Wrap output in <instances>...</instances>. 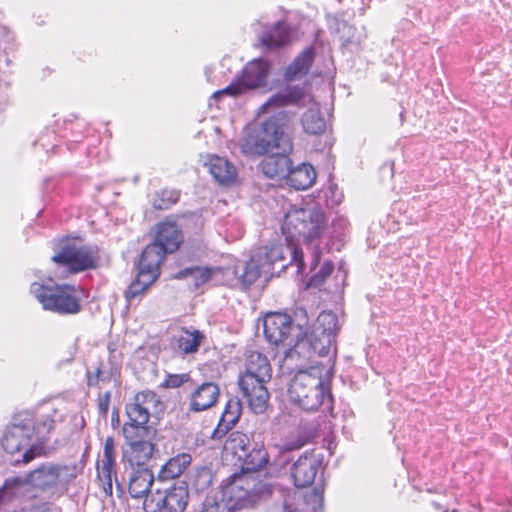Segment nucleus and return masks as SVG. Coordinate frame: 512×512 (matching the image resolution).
I'll return each instance as SVG.
<instances>
[{"label":"nucleus","mask_w":512,"mask_h":512,"mask_svg":"<svg viewBox=\"0 0 512 512\" xmlns=\"http://www.w3.org/2000/svg\"><path fill=\"white\" fill-rule=\"evenodd\" d=\"M281 228L286 244L275 243L256 250L263 262L265 275H280L292 264L297 266V273H303L305 264L301 241L310 250V271H314L321 257L317 241L326 229L323 210L319 207H293L285 214Z\"/></svg>","instance_id":"f257e3e1"},{"label":"nucleus","mask_w":512,"mask_h":512,"mask_svg":"<svg viewBox=\"0 0 512 512\" xmlns=\"http://www.w3.org/2000/svg\"><path fill=\"white\" fill-rule=\"evenodd\" d=\"M54 414V410L37 415L25 411L13 417L1 438V446L12 465L27 464L41 454L55 425Z\"/></svg>","instance_id":"f03ea898"},{"label":"nucleus","mask_w":512,"mask_h":512,"mask_svg":"<svg viewBox=\"0 0 512 512\" xmlns=\"http://www.w3.org/2000/svg\"><path fill=\"white\" fill-rule=\"evenodd\" d=\"M287 395L293 405L306 412L332 409L333 398L318 365L298 370L288 384Z\"/></svg>","instance_id":"7ed1b4c3"},{"label":"nucleus","mask_w":512,"mask_h":512,"mask_svg":"<svg viewBox=\"0 0 512 512\" xmlns=\"http://www.w3.org/2000/svg\"><path fill=\"white\" fill-rule=\"evenodd\" d=\"M271 377L272 369L267 357L257 351L250 352L238 385L250 408L257 414L263 413L267 407L269 392L266 383Z\"/></svg>","instance_id":"20e7f679"},{"label":"nucleus","mask_w":512,"mask_h":512,"mask_svg":"<svg viewBox=\"0 0 512 512\" xmlns=\"http://www.w3.org/2000/svg\"><path fill=\"white\" fill-rule=\"evenodd\" d=\"M271 494L267 483L259 480L256 475L233 474L222 486L220 501L226 512H236L252 506L260 498Z\"/></svg>","instance_id":"39448f33"},{"label":"nucleus","mask_w":512,"mask_h":512,"mask_svg":"<svg viewBox=\"0 0 512 512\" xmlns=\"http://www.w3.org/2000/svg\"><path fill=\"white\" fill-rule=\"evenodd\" d=\"M125 440L121 448V460L131 468L146 467L147 463L158 451L154 442L156 430L143 427H122Z\"/></svg>","instance_id":"423d86ee"},{"label":"nucleus","mask_w":512,"mask_h":512,"mask_svg":"<svg viewBox=\"0 0 512 512\" xmlns=\"http://www.w3.org/2000/svg\"><path fill=\"white\" fill-rule=\"evenodd\" d=\"M31 293L42 304L43 309L58 314H77L81 310L79 293L75 286L44 285L34 282L30 287Z\"/></svg>","instance_id":"0eeeda50"},{"label":"nucleus","mask_w":512,"mask_h":512,"mask_svg":"<svg viewBox=\"0 0 512 512\" xmlns=\"http://www.w3.org/2000/svg\"><path fill=\"white\" fill-rule=\"evenodd\" d=\"M54 464H45L26 476H15L5 480L0 487V503L26 495L31 487L42 490L57 486Z\"/></svg>","instance_id":"6e6552de"},{"label":"nucleus","mask_w":512,"mask_h":512,"mask_svg":"<svg viewBox=\"0 0 512 512\" xmlns=\"http://www.w3.org/2000/svg\"><path fill=\"white\" fill-rule=\"evenodd\" d=\"M269 70L270 65L266 60L262 58L254 59L245 65L240 76L226 88L215 92L213 97L218 98L224 94L238 96L248 90L265 87Z\"/></svg>","instance_id":"1a4fd4ad"},{"label":"nucleus","mask_w":512,"mask_h":512,"mask_svg":"<svg viewBox=\"0 0 512 512\" xmlns=\"http://www.w3.org/2000/svg\"><path fill=\"white\" fill-rule=\"evenodd\" d=\"M189 492L184 482L174 485L165 492L157 490L143 501L145 512H184Z\"/></svg>","instance_id":"9d476101"},{"label":"nucleus","mask_w":512,"mask_h":512,"mask_svg":"<svg viewBox=\"0 0 512 512\" xmlns=\"http://www.w3.org/2000/svg\"><path fill=\"white\" fill-rule=\"evenodd\" d=\"M337 330L338 318L336 314L331 311H324L318 315L313 324L307 337V345L319 356H326L334 343Z\"/></svg>","instance_id":"9b49d317"},{"label":"nucleus","mask_w":512,"mask_h":512,"mask_svg":"<svg viewBox=\"0 0 512 512\" xmlns=\"http://www.w3.org/2000/svg\"><path fill=\"white\" fill-rule=\"evenodd\" d=\"M52 260L69 272L76 273L93 268L96 263L95 251L91 247L65 243Z\"/></svg>","instance_id":"f8f14e48"},{"label":"nucleus","mask_w":512,"mask_h":512,"mask_svg":"<svg viewBox=\"0 0 512 512\" xmlns=\"http://www.w3.org/2000/svg\"><path fill=\"white\" fill-rule=\"evenodd\" d=\"M286 121V115L283 112H279L259 124L252 125L256 133L263 140L268 141L269 152H272L274 149L289 152L292 149L291 142L284 133Z\"/></svg>","instance_id":"ddd939ff"},{"label":"nucleus","mask_w":512,"mask_h":512,"mask_svg":"<svg viewBox=\"0 0 512 512\" xmlns=\"http://www.w3.org/2000/svg\"><path fill=\"white\" fill-rule=\"evenodd\" d=\"M264 335L274 345L295 344V334L292 331L291 317L283 313H269L263 321Z\"/></svg>","instance_id":"4468645a"},{"label":"nucleus","mask_w":512,"mask_h":512,"mask_svg":"<svg viewBox=\"0 0 512 512\" xmlns=\"http://www.w3.org/2000/svg\"><path fill=\"white\" fill-rule=\"evenodd\" d=\"M158 403L157 395L152 391H143L135 395L133 401L126 405V414L128 422L124 423L123 427H143L153 428L148 426L150 410Z\"/></svg>","instance_id":"2eb2a0df"},{"label":"nucleus","mask_w":512,"mask_h":512,"mask_svg":"<svg viewBox=\"0 0 512 512\" xmlns=\"http://www.w3.org/2000/svg\"><path fill=\"white\" fill-rule=\"evenodd\" d=\"M115 440L109 436L103 444V457L97 463V474L102 483L103 491L106 496L113 494V479L116 481L117 490L122 492V486L117 481L115 464H116Z\"/></svg>","instance_id":"dca6fc26"},{"label":"nucleus","mask_w":512,"mask_h":512,"mask_svg":"<svg viewBox=\"0 0 512 512\" xmlns=\"http://www.w3.org/2000/svg\"><path fill=\"white\" fill-rule=\"evenodd\" d=\"M309 318L307 310L303 307H297L294 311V317L291 318L292 331L295 334V344L291 347L284 356L283 368L292 370L294 359L299 357L301 349L307 346Z\"/></svg>","instance_id":"f3484780"},{"label":"nucleus","mask_w":512,"mask_h":512,"mask_svg":"<svg viewBox=\"0 0 512 512\" xmlns=\"http://www.w3.org/2000/svg\"><path fill=\"white\" fill-rule=\"evenodd\" d=\"M295 491H289L283 495L281 509L282 512H321L323 508V491L314 488L310 493L303 497Z\"/></svg>","instance_id":"a211bd4d"},{"label":"nucleus","mask_w":512,"mask_h":512,"mask_svg":"<svg viewBox=\"0 0 512 512\" xmlns=\"http://www.w3.org/2000/svg\"><path fill=\"white\" fill-rule=\"evenodd\" d=\"M320 459L314 453H305L291 467V477L297 487H307L311 485L319 467Z\"/></svg>","instance_id":"6ab92c4d"},{"label":"nucleus","mask_w":512,"mask_h":512,"mask_svg":"<svg viewBox=\"0 0 512 512\" xmlns=\"http://www.w3.org/2000/svg\"><path fill=\"white\" fill-rule=\"evenodd\" d=\"M219 386L214 382H203L198 385L189 396L188 410L194 413L206 411L218 401Z\"/></svg>","instance_id":"aec40b11"},{"label":"nucleus","mask_w":512,"mask_h":512,"mask_svg":"<svg viewBox=\"0 0 512 512\" xmlns=\"http://www.w3.org/2000/svg\"><path fill=\"white\" fill-rule=\"evenodd\" d=\"M128 476V492L132 498H150L151 487L155 480L152 470L148 467L131 468Z\"/></svg>","instance_id":"412c9836"},{"label":"nucleus","mask_w":512,"mask_h":512,"mask_svg":"<svg viewBox=\"0 0 512 512\" xmlns=\"http://www.w3.org/2000/svg\"><path fill=\"white\" fill-rule=\"evenodd\" d=\"M182 241V232L175 222L167 220L156 225L153 242L167 253L175 252Z\"/></svg>","instance_id":"4be33fe9"},{"label":"nucleus","mask_w":512,"mask_h":512,"mask_svg":"<svg viewBox=\"0 0 512 512\" xmlns=\"http://www.w3.org/2000/svg\"><path fill=\"white\" fill-rule=\"evenodd\" d=\"M312 102L310 96L306 95L302 88L289 87L284 92L272 95L261 107V113H268L273 108L286 106L288 104L304 105L306 101Z\"/></svg>","instance_id":"5701e85b"},{"label":"nucleus","mask_w":512,"mask_h":512,"mask_svg":"<svg viewBox=\"0 0 512 512\" xmlns=\"http://www.w3.org/2000/svg\"><path fill=\"white\" fill-rule=\"evenodd\" d=\"M242 414V404L237 397L230 398L224 408L217 427L212 433V439L220 440L224 437L239 421Z\"/></svg>","instance_id":"b1692460"},{"label":"nucleus","mask_w":512,"mask_h":512,"mask_svg":"<svg viewBox=\"0 0 512 512\" xmlns=\"http://www.w3.org/2000/svg\"><path fill=\"white\" fill-rule=\"evenodd\" d=\"M287 152L280 150L265 157L261 162V171L271 179L285 180L289 175V169L292 164L291 159L286 155Z\"/></svg>","instance_id":"393cba45"},{"label":"nucleus","mask_w":512,"mask_h":512,"mask_svg":"<svg viewBox=\"0 0 512 512\" xmlns=\"http://www.w3.org/2000/svg\"><path fill=\"white\" fill-rule=\"evenodd\" d=\"M168 254L163 248L152 242L145 247L138 262V270L158 278L160 266Z\"/></svg>","instance_id":"a878e982"},{"label":"nucleus","mask_w":512,"mask_h":512,"mask_svg":"<svg viewBox=\"0 0 512 512\" xmlns=\"http://www.w3.org/2000/svg\"><path fill=\"white\" fill-rule=\"evenodd\" d=\"M241 461V473L255 475V472L263 468L268 462V453L261 445L255 444L251 449L239 453Z\"/></svg>","instance_id":"bb28decb"},{"label":"nucleus","mask_w":512,"mask_h":512,"mask_svg":"<svg viewBox=\"0 0 512 512\" xmlns=\"http://www.w3.org/2000/svg\"><path fill=\"white\" fill-rule=\"evenodd\" d=\"M316 180V172L312 165L308 163H300L297 166L291 164L289 175L285 181L286 184L296 190H305L310 188Z\"/></svg>","instance_id":"cd10ccee"},{"label":"nucleus","mask_w":512,"mask_h":512,"mask_svg":"<svg viewBox=\"0 0 512 512\" xmlns=\"http://www.w3.org/2000/svg\"><path fill=\"white\" fill-rule=\"evenodd\" d=\"M207 166L210 174L221 185H230L237 177L236 167L224 157L211 156Z\"/></svg>","instance_id":"c85d7f7f"},{"label":"nucleus","mask_w":512,"mask_h":512,"mask_svg":"<svg viewBox=\"0 0 512 512\" xmlns=\"http://www.w3.org/2000/svg\"><path fill=\"white\" fill-rule=\"evenodd\" d=\"M192 458L188 453H180L170 458L160 469L158 479L168 481L179 477L191 464Z\"/></svg>","instance_id":"c756f323"},{"label":"nucleus","mask_w":512,"mask_h":512,"mask_svg":"<svg viewBox=\"0 0 512 512\" xmlns=\"http://www.w3.org/2000/svg\"><path fill=\"white\" fill-rule=\"evenodd\" d=\"M315 58V52L312 47L306 48L295 60L286 68L285 78L287 81H294L305 76Z\"/></svg>","instance_id":"7c9ffc66"},{"label":"nucleus","mask_w":512,"mask_h":512,"mask_svg":"<svg viewBox=\"0 0 512 512\" xmlns=\"http://www.w3.org/2000/svg\"><path fill=\"white\" fill-rule=\"evenodd\" d=\"M240 150L248 156L264 155L269 153L268 141L263 140L252 126L248 127L239 142Z\"/></svg>","instance_id":"2f4dec72"},{"label":"nucleus","mask_w":512,"mask_h":512,"mask_svg":"<svg viewBox=\"0 0 512 512\" xmlns=\"http://www.w3.org/2000/svg\"><path fill=\"white\" fill-rule=\"evenodd\" d=\"M205 339L203 332L192 328H182L178 336L177 351L183 355L194 354L198 351L200 345Z\"/></svg>","instance_id":"473e14b6"},{"label":"nucleus","mask_w":512,"mask_h":512,"mask_svg":"<svg viewBox=\"0 0 512 512\" xmlns=\"http://www.w3.org/2000/svg\"><path fill=\"white\" fill-rule=\"evenodd\" d=\"M262 261L257 255L256 251L251 256L250 261L243 263L235 268V274L239 276L241 283L245 286L253 284L262 274L265 275V270Z\"/></svg>","instance_id":"72a5a7b5"},{"label":"nucleus","mask_w":512,"mask_h":512,"mask_svg":"<svg viewBox=\"0 0 512 512\" xmlns=\"http://www.w3.org/2000/svg\"><path fill=\"white\" fill-rule=\"evenodd\" d=\"M293 31L282 22L277 23L270 31L265 32L261 41L270 49H276L291 41Z\"/></svg>","instance_id":"f704fd0d"},{"label":"nucleus","mask_w":512,"mask_h":512,"mask_svg":"<svg viewBox=\"0 0 512 512\" xmlns=\"http://www.w3.org/2000/svg\"><path fill=\"white\" fill-rule=\"evenodd\" d=\"M301 123L307 134L318 135L324 132L326 121L317 103L313 102L312 106L303 114Z\"/></svg>","instance_id":"c9c22d12"},{"label":"nucleus","mask_w":512,"mask_h":512,"mask_svg":"<svg viewBox=\"0 0 512 512\" xmlns=\"http://www.w3.org/2000/svg\"><path fill=\"white\" fill-rule=\"evenodd\" d=\"M213 270L206 267H188L175 274L176 279H190L195 288L207 283L212 277Z\"/></svg>","instance_id":"e433bc0d"},{"label":"nucleus","mask_w":512,"mask_h":512,"mask_svg":"<svg viewBox=\"0 0 512 512\" xmlns=\"http://www.w3.org/2000/svg\"><path fill=\"white\" fill-rule=\"evenodd\" d=\"M157 278L138 270L137 278L129 285L125 298L131 303L140 297Z\"/></svg>","instance_id":"4c0bfd02"},{"label":"nucleus","mask_w":512,"mask_h":512,"mask_svg":"<svg viewBox=\"0 0 512 512\" xmlns=\"http://www.w3.org/2000/svg\"><path fill=\"white\" fill-rule=\"evenodd\" d=\"M347 29L342 35V45L351 51H357L360 49L362 42L366 39L367 35L364 27L356 28L344 25Z\"/></svg>","instance_id":"58836bf2"},{"label":"nucleus","mask_w":512,"mask_h":512,"mask_svg":"<svg viewBox=\"0 0 512 512\" xmlns=\"http://www.w3.org/2000/svg\"><path fill=\"white\" fill-rule=\"evenodd\" d=\"M249 447H250L249 437L240 431L231 432L226 440V443H225V449L232 451V453L237 458L239 457V453H242V452L248 450Z\"/></svg>","instance_id":"ea45409f"},{"label":"nucleus","mask_w":512,"mask_h":512,"mask_svg":"<svg viewBox=\"0 0 512 512\" xmlns=\"http://www.w3.org/2000/svg\"><path fill=\"white\" fill-rule=\"evenodd\" d=\"M57 485H66L74 480L78 473L79 468L77 465H54Z\"/></svg>","instance_id":"a19ab883"},{"label":"nucleus","mask_w":512,"mask_h":512,"mask_svg":"<svg viewBox=\"0 0 512 512\" xmlns=\"http://www.w3.org/2000/svg\"><path fill=\"white\" fill-rule=\"evenodd\" d=\"M179 199V193L176 191H163L160 196L153 200V207L157 210L168 209Z\"/></svg>","instance_id":"79ce46f5"},{"label":"nucleus","mask_w":512,"mask_h":512,"mask_svg":"<svg viewBox=\"0 0 512 512\" xmlns=\"http://www.w3.org/2000/svg\"><path fill=\"white\" fill-rule=\"evenodd\" d=\"M333 268L332 262L325 261L319 271L311 275L308 285L311 287H319L322 285L325 279L332 273Z\"/></svg>","instance_id":"37998d69"},{"label":"nucleus","mask_w":512,"mask_h":512,"mask_svg":"<svg viewBox=\"0 0 512 512\" xmlns=\"http://www.w3.org/2000/svg\"><path fill=\"white\" fill-rule=\"evenodd\" d=\"M191 377L189 373L182 374H168L161 384V387L167 389H175L181 387L184 383L190 381Z\"/></svg>","instance_id":"c03bdc74"},{"label":"nucleus","mask_w":512,"mask_h":512,"mask_svg":"<svg viewBox=\"0 0 512 512\" xmlns=\"http://www.w3.org/2000/svg\"><path fill=\"white\" fill-rule=\"evenodd\" d=\"M307 443V438L304 435L297 434L287 437L283 444V451H294L302 448Z\"/></svg>","instance_id":"a18cd8bd"},{"label":"nucleus","mask_w":512,"mask_h":512,"mask_svg":"<svg viewBox=\"0 0 512 512\" xmlns=\"http://www.w3.org/2000/svg\"><path fill=\"white\" fill-rule=\"evenodd\" d=\"M202 512H226V508H224L223 503L219 500L215 499H206L203 504Z\"/></svg>","instance_id":"49530a36"},{"label":"nucleus","mask_w":512,"mask_h":512,"mask_svg":"<svg viewBox=\"0 0 512 512\" xmlns=\"http://www.w3.org/2000/svg\"><path fill=\"white\" fill-rule=\"evenodd\" d=\"M101 373L102 372L99 369V365L96 366L94 371L87 369V371H86L87 385L89 387L98 386L99 382L102 381Z\"/></svg>","instance_id":"de8ad7c7"},{"label":"nucleus","mask_w":512,"mask_h":512,"mask_svg":"<svg viewBox=\"0 0 512 512\" xmlns=\"http://www.w3.org/2000/svg\"><path fill=\"white\" fill-rule=\"evenodd\" d=\"M111 393L105 392L98 399V410L102 416H106L109 410Z\"/></svg>","instance_id":"09e8293b"},{"label":"nucleus","mask_w":512,"mask_h":512,"mask_svg":"<svg viewBox=\"0 0 512 512\" xmlns=\"http://www.w3.org/2000/svg\"><path fill=\"white\" fill-rule=\"evenodd\" d=\"M348 226V222L344 217H337L332 222L333 232L337 237H340L344 234L345 229Z\"/></svg>","instance_id":"8fccbe9b"},{"label":"nucleus","mask_w":512,"mask_h":512,"mask_svg":"<svg viewBox=\"0 0 512 512\" xmlns=\"http://www.w3.org/2000/svg\"><path fill=\"white\" fill-rule=\"evenodd\" d=\"M101 373L102 382L110 381L117 373L118 369L114 366L107 368L103 363L98 364Z\"/></svg>","instance_id":"3c124183"},{"label":"nucleus","mask_w":512,"mask_h":512,"mask_svg":"<svg viewBox=\"0 0 512 512\" xmlns=\"http://www.w3.org/2000/svg\"><path fill=\"white\" fill-rule=\"evenodd\" d=\"M36 512H61V511L57 507H44V508L37 510Z\"/></svg>","instance_id":"603ef678"},{"label":"nucleus","mask_w":512,"mask_h":512,"mask_svg":"<svg viewBox=\"0 0 512 512\" xmlns=\"http://www.w3.org/2000/svg\"><path fill=\"white\" fill-rule=\"evenodd\" d=\"M76 353H77V343L75 342L69 351V355H70L69 361H71L74 358Z\"/></svg>","instance_id":"864d4df0"},{"label":"nucleus","mask_w":512,"mask_h":512,"mask_svg":"<svg viewBox=\"0 0 512 512\" xmlns=\"http://www.w3.org/2000/svg\"><path fill=\"white\" fill-rule=\"evenodd\" d=\"M200 477L205 478L206 483H210L211 481V475L207 471H204L202 474H200Z\"/></svg>","instance_id":"5fc2aeb1"},{"label":"nucleus","mask_w":512,"mask_h":512,"mask_svg":"<svg viewBox=\"0 0 512 512\" xmlns=\"http://www.w3.org/2000/svg\"><path fill=\"white\" fill-rule=\"evenodd\" d=\"M5 106H6V103L5 102H0V113L5 109Z\"/></svg>","instance_id":"6e6d98bb"},{"label":"nucleus","mask_w":512,"mask_h":512,"mask_svg":"<svg viewBox=\"0 0 512 512\" xmlns=\"http://www.w3.org/2000/svg\"><path fill=\"white\" fill-rule=\"evenodd\" d=\"M164 197H165V200H169V194H166Z\"/></svg>","instance_id":"4d7b16f0"}]
</instances>
